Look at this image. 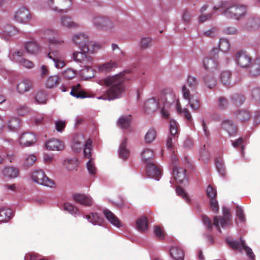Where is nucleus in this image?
<instances>
[{
	"instance_id": "obj_54",
	"label": "nucleus",
	"mask_w": 260,
	"mask_h": 260,
	"mask_svg": "<svg viewBox=\"0 0 260 260\" xmlns=\"http://www.w3.org/2000/svg\"><path fill=\"white\" fill-rule=\"evenodd\" d=\"M154 232L159 239L164 240L165 238V233L160 226H155L154 227Z\"/></svg>"
},
{
	"instance_id": "obj_36",
	"label": "nucleus",
	"mask_w": 260,
	"mask_h": 260,
	"mask_svg": "<svg viewBox=\"0 0 260 260\" xmlns=\"http://www.w3.org/2000/svg\"><path fill=\"white\" fill-rule=\"evenodd\" d=\"M132 118L131 115L125 116H122L118 120V125L122 128H128L130 125Z\"/></svg>"
},
{
	"instance_id": "obj_51",
	"label": "nucleus",
	"mask_w": 260,
	"mask_h": 260,
	"mask_svg": "<svg viewBox=\"0 0 260 260\" xmlns=\"http://www.w3.org/2000/svg\"><path fill=\"white\" fill-rule=\"evenodd\" d=\"M105 17L101 16H94L92 20L94 25L97 28H101Z\"/></svg>"
},
{
	"instance_id": "obj_20",
	"label": "nucleus",
	"mask_w": 260,
	"mask_h": 260,
	"mask_svg": "<svg viewBox=\"0 0 260 260\" xmlns=\"http://www.w3.org/2000/svg\"><path fill=\"white\" fill-rule=\"evenodd\" d=\"M70 94L76 98L84 99L88 97L87 93L80 84L72 86Z\"/></svg>"
},
{
	"instance_id": "obj_13",
	"label": "nucleus",
	"mask_w": 260,
	"mask_h": 260,
	"mask_svg": "<svg viewBox=\"0 0 260 260\" xmlns=\"http://www.w3.org/2000/svg\"><path fill=\"white\" fill-rule=\"evenodd\" d=\"M15 20L21 23H27L31 19V14L29 10L22 7L19 9L14 15Z\"/></svg>"
},
{
	"instance_id": "obj_37",
	"label": "nucleus",
	"mask_w": 260,
	"mask_h": 260,
	"mask_svg": "<svg viewBox=\"0 0 260 260\" xmlns=\"http://www.w3.org/2000/svg\"><path fill=\"white\" fill-rule=\"evenodd\" d=\"M184 85H186V87H189L191 90H195L198 85V81L196 77L188 76L186 83ZM186 88H187V87Z\"/></svg>"
},
{
	"instance_id": "obj_28",
	"label": "nucleus",
	"mask_w": 260,
	"mask_h": 260,
	"mask_svg": "<svg viewBox=\"0 0 260 260\" xmlns=\"http://www.w3.org/2000/svg\"><path fill=\"white\" fill-rule=\"evenodd\" d=\"M81 66L85 71H90L92 75L93 74V70L92 68L93 64V58L90 55L86 54L83 59L81 61Z\"/></svg>"
},
{
	"instance_id": "obj_35",
	"label": "nucleus",
	"mask_w": 260,
	"mask_h": 260,
	"mask_svg": "<svg viewBox=\"0 0 260 260\" xmlns=\"http://www.w3.org/2000/svg\"><path fill=\"white\" fill-rule=\"evenodd\" d=\"M60 78L57 75L49 76L46 81V86L48 88H52L56 86L59 83Z\"/></svg>"
},
{
	"instance_id": "obj_12",
	"label": "nucleus",
	"mask_w": 260,
	"mask_h": 260,
	"mask_svg": "<svg viewBox=\"0 0 260 260\" xmlns=\"http://www.w3.org/2000/svg\"><path fill=\"white\" fill-rule=\"evenodd\" d=\"M34 88V82L29 79H24L19 81L16 86L17 92L20 94H23L28 92Z\"/></svg>"
},
{
	"instance_id": "obj_9",
	"label": "nucleus",
	"mask_w": 260,
	"mask_h": 260,
	"mask_svg": "<svg viewBox=\"0 0 260 260\" xmlns=\"http://www.w3.org/2000/svg\"><path fill=\"white\" fill-rule=\"evenodd\" d=\"M47 4L52 10L67 12L71 5V0H48Z\"/></svg>"
},
{
	"instance_id": "obj_53",
	"label": "nucleus",
	"mask_w": 260,
	"mask_h": 260,
	"mask_svg": "<svg viewBox=\"0 0 260 260\" xmlns=\"http://www.w3.org/2000/svg\"><path fill=\"white\" fill-rule=\"evenodd\" d=\"M35 99L36 102L38 104H44L47 100L46 95L43 91L38 92Z\"/></svg>"
},
{
	"instance_id": "obj_57",
	"label": "nucleus",
	"mask_w": 260,
	"mask_h": 260,
	"mask_svg": "<svg viewBox=\"0 0 260 260\" xmlns=\"http://www.w3.org/2000/svg\"><path fill=\"white\" fill-rule=\"evenodd\" d=\"M206 194L209 199L216 198L217 192L216 189L211 185H209L206 189Z\"/></svg>"
},
{
	"instance_id": "obj_27",
	"label": "nucleus",
	"mask_w": 260,
	"mask_h": 260,
	"mask_svg": "<svg viewBox=\"0 0 260 260\" xmlns=\"http://www.w3.org/2000/svg\"><path fill=\"white\" fill-rule=\"evenodd\" d=\"M25 49L27 53L31 54H37L40 51V47L36 42L34 41L26 42Z\"/></svg>"
},
{
	"instance_id": "obj_25",
	"label": "nucleus",
	"mask_w": 260,
	"mask_h": 260,
	"mask_svg": "<svg viewBox=\"0 0 260 260\" xmlns=\"http://www.w3.org/2000/svg\"><path fill=\"white\" fill-rule=\"evenodd\" d=\"M236 119L241 122H245L250 120L251 115L250 112L246 110H238L235 115Z\"/></svg>"
},
{
	"instance_id": "obj_17",
	"label": "nucleus",
	"mask_w": 260,
	"mask_h": 260,
	"mask_svg": "<svg viewBox=\"0 0 260 260\" xmlns=\"http://www.w3.org/2000/svg\"><path fill=\"white\" fill-rule=\"evenodd\" d=\"M36 141V136L30 133H24L22 134L19 139V143L23 147L30 146Z\"/></svg>"
},
{
	"instance_id": "obj_29",
	"label": "nucleus",
	"mask_w": 260,
	"mask_h": 260,
	"mask_svg": "<svg viewBox=\"0 0 260 260\" xmlns=\"http://www.w3.org/2000/svg\"><path fill=\"white\" fill-rule=\"evenodd\" d=\"M127 139H124L121 143L119 149V156L122 159H126L129 156V150L126 148Z\"/></svg>"
},
{
	"instance_id": "obj_42",
	"label": "nucleus",
	"mask_w": 260,
	"mask_h": 260,
	"mask_svg": "<svg viewBox=\"0 0 260 260\" xmlns=\"http://www.w3.org/2000/svg\"><path fill=\"white\" fill-rule=\"evenodd\" d=\"M232 102L237 106H241L245 101V97L241 94L236 93L231 96Z\"/></svg>"
},
{
	"instance_id": "obj_3",
	"label": "nucleus",
	"mask_w": 260,
	"mask_h": 260,
	"mask_svg": "<svg viewBox=\"0 0 260 260\" xmlns=\"http://www.w3.org/2000/svg\"><path fill=\"white\" fill-rule=\"evenodd\" d=\"M223 216H215L213 219V223H212L210 219L206 215L202 216V220L205 225H206L208 230L212 229L214 224L216 229L221 232L220 225L222 228H226L231 224V215L228 208L222 207Z\"/></svg>"
},
{
	"instance_id": "obj_21",
	"label": "nucleus",
	"mask_w": 260,
	"mask_h": 260,
	"mask_svg": "<svg viewBox=\"0 0 260 260\" xmlns=\"http://www.w3.org/2000/svg\"><path fill=\"white\" fill-rule=\"evenodd\" d=\"M170 255L174 260H184V251L179 247H171L170 249Z\"/></svg>"
},
{
	"instance_id": "obj_61",
	"label": "nucleus",
	"mask_w": 260,
	"mask_h": 260,
	"mask_svg": "<svg viewBox=\"0 0 260 260\" xmlns=\"http://www.w3.org/2000/svg\"><path fill=\"white\" fill-rule=\"evenodd\" d=\"M114 26L113 23L112 21L107 17H105L104 21L103 23V26L101 28L106 30H109L112 29Z\"/></svg>"
},
{
	"instance_id": "obj_32",
	"label": "nucleus",
	"mask_w": 260,
	"mask_h": 260,
	"mask_svg": "<svg viewBox=\"0 0 260 260\" xmlns=\"http://www.w3.org/2000/svg\"><path fill=\"white\" fill-rule=\"evenodd\" d=\"M3 173L5 176L10 178H13L18 176L19 170L14 167H7L4 169Z\"/></svg>"
},
{
	"instance_id": "obj_4",
	"label": "nucleus",
	"mask_w": 260,
	"mask_h": 260,
	"mask_svg": "<svg viewBox=\"0 0 260 260\" xmlns=\"http://www.w3.org/2000/svg\"><path fill=\"white\" fill-rule=\"evenodd\" d=\"M73 42L84 52L94 53L100 48L99 44L90 42L84 34H76L73 36Z\"/></svg>"
},
{
	"instance_id": "obj_14",
	"label": "nucleus",
	"mask_w": 260,
	"mask_h": 260,
	"mask_svg": "<svg viewBox=\"0 0 260 260\" xmlns=\"http://www.w3.org/2000/svg\"><path fill=\"white\" fill-rule=\"evenodd\" d=\"M219 50L217 48H214L212 52L211 55L213 58L206 57L203 60V64L205 69L208 70H213L216 69L218 67V62L215 60L216 59L215 55L218 54Z\"/></svg>"
},
{
	"instance_id": "obj_55",
	"label": "nucleus",
	"mask_w": 260,
	"mask_h": 260,
	"mask_svg": "<svg viewBox=\"0 0 260 260\" xmlns=\"http://www.w3.org/2000/svg\"><path fill=\"white\" fill-rule=\"evenodd\" d=\"M36 156L34 155H30L25 159L23 165L25 167L28 168L31 166L36 162Z\"/></svg>"
},
{
	"instance_id": "obj_46",
	"label": "nucleus",
	"mask_w": 260,
	"mask_h": 260,
	"mask_svg": "<svg viewBox=\"0 0 260 260\" xmlns=\"http://www.w3.org/2000/svg\"><path fill=\"white\" fill-rule=\"evenodd\" d=\"M219 48L223 52L228 51L230 49L229 41L224 39H220L219 43Z\"/></svg>"
},
{
	"instance_id": "obj_34",
	"label": "nucleus",
	"mask_w": 260,
	"mask_h": 260,
	"mask_svg": "<svg viewBox=\"0 0 260 260\" xmlns=\"http://www.w3.org/2000/svg\"><path fill=\"white\" fill-rule=\"evenodd\" d=\"M148 228V221L145 216H143L137 220V228L138 231L144 232Z\"/></svg>"
},
{
	"instance_id": "obj_15",
	"label": "nucleus",
	"mask_w": 260,
	"mask_h": 260,
	"mask_svg": "<svg viewBox=\"0 0 260 260\" xmlns=\"http://www.w3.org/2000/svg\"><path fill=\"white\" fill-rule=\"evenodd\" d=\"M73 199L77 203L87 207H90L93 204L92 198L89 195L85 194L74 193L73 195Z\"/></svg>"
},
{
	"instance_id": "obj_43",
	"label": "nucleus",
	"mask_w": 260,
	"mask_h": 260,
	"mask_svg": "<svg viewBox=\"0 0 260 260\" xmlns=\"http://www.w3.org/2000/svg\"><path fill=\"white\" fill-rule=\"evenodd\" d=\"M86 218L94 225H100L102 222V219L96 213H91L90 215H86Z\"/></svg>"
},
{
	"instance_id": "obj_58",
	"label": "nucleus",
	"mask_w": 260,
	"mask_h": 260,
	"mask_svg": "<svg viewBox=\"0 0 260 260\" xmlns=\"http://www.w3.org/2000/svg\"><path fill=\"white\" fill-rule=\"evenodd\" d=\"M15 110L19 115L23 116L28 113V108L25 105H21L18 106Z\"/></svg>"
},
{
	"instance_id": "obj_19",
	"label": "nucleus",
	"mask_w": 260,
	"mask_h": 260,
	"mask_svg": "<svg viewBox=\"0 0 260 260\" xmlns=\"http://www.w3.org/2000/svg\"><path fill=\"white\" fill-rule=\"evenodd\" d=\"M185 169L174 166L173 168V176L176 182L181 183L185 179L186 174Z\"/></svg>"
},
{
	"instance_id": "obj_10",
	"label": "nucleus",
	"mask_w": 260,
	"mask_h": 260,
	"mask_svg": "<svg viewBox=\"0 0 260 260\" xmlns=\"http://www.w3.org/2000/svg\"><path fill=\"white\" fill-rule=\"evenodd\" d=\"M24 52L22 50L14 52L12 54V59L18 63L21 66L27 69H32L34 67V63L23 57Z\"/></svg>"
},
{
	"instance_id": "obj_59",
	"label": "nucleus",
	"mask_w": 260,
	"mask_h": 260,
	"mask_svg": "<svg viewBox=\"0 0 260 260\" xmlns=\"http://www.w3.org/2000/svg\"><path fill=\"white\" fill-rule=\"evenodd\" d=\"M62 74L64 78L67 79H72L75 76L76 73L73 70L68 69L64 71Z\"/></svg>"
},
{
	"instance_id": "obj_18",
	"label": "nucleus",
	"mask_w": 260,
	"mask_h": 260,
	"mask_svg": "<svg viewBox=\"0 0 260 260\" xmlns=\"http://www.w3.org/2000/svg\"><path fill=\"white\" fill-rule=\"evenodd\" d=\"M46 147L50 150L60 151L63 149L64 147V143L61 140L52 139L48 140L46 143Z\"/></svg>"
},
{
	"instance_id": "obj_22",
	"label": "nucleus",
	"mask_w": 260,
	"mask_h": 260,
	"mask_svg": "<svg viewBox=\"0 0 260 260\" xmlns=\"http://www.w3.org/2000/svg\"><path fill=\"white\" fill-rule=\"evenodd\" d=\"M103 213L105 217L112 224L117 228H120L121 226L120 220L111 211L108 209H105Z\"/></svg>"
},
{
	"instance_id": "obj_44",
	"label": "nucleus",
	"mask_w": 260,
	"mask_h": 260,
	"mask_svg": "<svg viewBox=\"0 0 260 260\" xmlns=\"http://www.w3.org/2000/svg\"><path fill=\"white\" fill-rule=\"evenodd\" d=\"M156 132L154 128L149 129L145 135V141L147 143H151L156 137Z\"/></svg>"
},
{
	"instance_id": "obj_30",
	"label": "nucleus",
	"mask_w": 260,
	"mask_h": 260,
	"mask_svg": "<svg viewBox=\"0 0 260 260\" xmlns=\"http://www.w3.org/2000/svg\"><path fill=\"white\" fill-rule=\"evenodd\" d=\"M13 216V211L10 208H3L0 209V222L9 221Z\"/></svg>"
},
{
	"instance_id": "obj_7",
	"label": "nucleus",
	"mask_w": 260,
	"mask_h": 260,
	"mask_svg": "<svg viewBox=\"0 0 260 260\" xmlns=\"http://www.w3.org/2000/svg\"><path fill=\"white\" fill-rule=\"evenodd\" d=\"M182 92L183 98L188 101L189 106L192 110L194 111H198L201 106L199 98L194 95H191L189 90L186 88V85L182 86Z\"/></svg>"
},
{
	"instance_id": "obj_2",
	"label": "nucleus",
	"mask_w": 260,
	"mask_h": 260,
	"mask_svg": "<svg viewBox=\"0 0 260 260\" xmlns=\"http://www.w3.org/2000/svg\"><path fill=\"white\" fill-rule=\"evenodd\" d=\"M63 39L56 36H53L49 40V52L48 53V57L51 59L54 62V66L56 68L61 69L65 66L66 63L62 59L61 54L57 50L54 49V46H59L63 44Z\"/></svg>"
},
{
	"instance_id": "obj_39",
	"label": "nucleus",
	"mask_w": 260,
	"mask_h": 260,
	"mask_svg": "<svg viewBox=\"0 0 260 260\" xmlns=\"http://www.w3.org/2000/svg\"><path fill=\"white\" fill-rule=\"evenodd\" d=\"M250 74L252 76H257L260 75V57L255 59L251 68Z\"/></svg>"
},
{
	"instance_id": "obj_63",
	"label": "nucleus",
	"mask_w": 260,
	"mask_h": 260,
	"mask_svg": "<svg viewBox=\"0 0 260 260\" xmlns=\"http://www.w3.org/2000/svg\"><path fill=\"white\" fill-rule=\"evenodd\" d=\"M210 205L213 211L217 212L219 210V206L216 198L210 199Z\"/></svg>"
},
{
	"instance_id": "obj_33",
	"label": "nucleus",
	"mask_w": 260,
	"mask_h": 260,
	"mask_svg": "<svg viewBox=\"0 0 260 260\" xmlns=\"http://www.w3.org/2000/svg\"><path fill=\"white\" fill-rule=\"evenodd\" d=\"M203 80L205 84L210 89L214 88L216 85V80L212 74H209L204 76Z\"/></svg>"
},
{
	"instance_id": "obj_11",
	"label": "nucleus",
	"mask_w": 260,
	"mask_h": 260,
	"mask_svg": "<svg viewBox=\"0 0 260 260\" xmlns=\"http://www.w3.org/2000/svg\"><path fill=\"white\" fill-rule=\"evenodd\" d=\"M236 61L241 68H248L251 63V58L242 50L238 51L236 54Z\"/></svg>"
},
{
	"instance_id": "obj_38",
	"label": "nucleus",
	"mask_w": 260,
	"mask_h": 260,
	"mask_svg": "<svg viewBox=\"0 0 260 260\" xmlns=\"http://www.w3.org/2000/svg\"><path fill=\"white\" fill-rule=\"evenodd\" d=\"M83 139V136H78L74 140L72 145V148L75 152H78L80 151L83 146L82 140Z\"/></svg>"
},
{
	"instance_id": "obj_64",
	"label": "nucleus",
	"mask_w": 260,
	"mask_h": 260,
	"mask_svg": "<svg viewBox=\"0 0 260 260\" xmlns=\"http://www.w3.org/2000/svg\"><path fill=\"white\" fill-rule=\"evenodd\" d=\"M87 168L90 174L94 175L95 174L96 169L94 166L93 162L90 159L87 163Z\"/></svg>"
},
{
	"instance_id": "obj_6",
	"label": "nucleus",
	"mask_w": 260,
	"mask_h": 260,
	"mask_svg": "<svg viewBox=\"0 0 260 260\" xmlns=\"http://www.w3.org/2000/svg\"><path fill=\"white\" fill-rule=\"evenodd\" d=\"M31 178L34 182L44 186L52 187L54 185V182L49 178L45 172L41 169L33 171L31 173Z\"/></svg>"
},
{
	"instance_id": "obj_23",
	"label": "nucleus",
	"mask_w": 260,
	"mask_h": 260,
	"mask_svg": "<svg viewBox=\"0 0 260 260\" xmlns=\"http://www.w3.org/2000/svg\"><path fill=\"white\" fill-rule=\"evenodd\" d=\"M158 106L157 101L154 98H151L147 100L144 104V110L146 112L149 113H154Z\"/></svg>"
},
{
	"instance_id": "obj_8",
	"label": "nucleus",
	"mask_w": 260,
	"mask_h": 260,
	"mask_svg": "<svg viewBox=\"0 0 260 260\" xmlns=\"http://www.w3.org/2000/svg\"><path fill=\"white\" fill-rule=\"evenodd\" d=\"M227 242L229 245L234 250H238L241 251L242 249H244L247 256L252 260H254L255 258V255L253 253L252 249L248 246L245 245V241L242 240L241 238V241H230L227 240Z\"/></svg>"
},
{
	"instance_id": "obj_49",
	"label": "nucleus",
	"mask_w": 260,
	"mask_h": 260,
	"mask_svg": "<svg viewBox=\"0 0 260 260\" xmlns=\"http://www.w3.org/2000/svg\"><path fill=\"white\" fill-rule=\"evenodd\" d=\"M77 161L75 159H68L65 161V165L68 170L70 171L77 170Z\"/></svg>"
},
{
	"instance_id": "obj_60",
	"label": "nucleus",
	"mask_w": 260,
	"mask_h": 260,
	"mask_svg": "<svg viewBox=\"0 0 260 260\" xmlns=\"http://www.w3.org/2000/svg\"><path fill=\"white\" fill-rule=\"evenodd\" d=\"M86 53L83 51L74 52L73 54V57L75 61L80 63L83 59L84 57L87 54Z\"/></svg>"
},
{
	"instance_id": "obj_52",
	"label": "nucleus",
	"mask_w": 260,
	"mask_h": 260,
	"mask_svg": "<svg viewBox=\"0 0 260 260\" xmlns=\"http://www.w3.org/2000/svg\"><path fill=\"white\" fill-rule=\"evenodd\" d=\"M63 209L72 214H76L79 213L78 209L74 205L70 203H65L63 205Z\"/></svg>"
},
{
	"instance_id": "obj_16",
	"label": "nucleus",
	"mask_w": 260,
	"mask_h": 260,
	"mask_svg": "<svg viewBox=\"0 0 260 260\" xmlns=\"http://www.w3.org/2000/svg\"><path fill=\"white\" fill-rule=\"evenodd\" d=\"M147 173L151 178L158 180L161 176V170L156 165L152 163H148L146 167Z\"/></svg>"
},
{
	"instance_id": "obj_26",
	"label": "nucleus",
	"mask_w": 260,
	"mask_h": 260,
	"mask_svg": "<svg viewBox=\"0 0 260 260\" xmlns=\"http://www.w3.org/2000/svg\"><path fill=\"white\" fill-rule=\"evenodd\" d=\"M118 67L116 62L110 60L103 63L98 67V70L102 73H108Z\"/></svg>"
},
{
	"instance_id": "obj_24",
	"label": "nucleus",
	"mask_w": 260,
	"mask_h": 260,
	"mask_svg": "<svg viewBox=\"0 0 260 260\" xmlns=\"http://www.w3.org/2000/svg\"><path fill=\"white\" fill-rule=\"evenodd\" d=\"M222 127L225 129L230 136L235 135L237 132V127L232 120H225L222 123Z\"/></svg>"
},
{
	"instance_id": "obj_41",
	"label": "nucleus",
	"mask_w": 260,
	"mask_h": 260,
	"mask_svg": "<svg viewBox=\"0 0 260 260\" xmlns=\"http://www.w3.org/2000/svg\"><path fill=\"white\" fill-rule=\"evenodd\" d=\"M92 141L90 139H88L84 145V155L86 158H90L91 156V151L92 149Z\"/></svg>"
},
{
	"instance_id": "obj_47",
	"label": "nucleus",
	"mask_w": 260,
	"mask_h": 260,
	"mask_svg": "<svg viewBox=\"0 0 260 260\" xmlns=\"http://www.w3.org/2000/svg\"><path fill=\"white\" fill-rule=\"evenodd\" d=\"M251 95L252 100L255 102H260V88L256 87L252 88L251 90Z\"/></svg>"
},
{
	"instance_id": "obj_48",
	"label": "nucleus",
	"mask_w": 260,
	"mask_h": 260,
	"mask_svg": "<svg viewBox=\"0 0 260 260\" xmlns=\"http://www.w3.org/2000/svg\"><path fill=\"white\" fill-rule=\"evenodd\" d=\"M20 120L17 118L11 119L8 123V127L10 129L16 130L20 126Z\"/></svg>"
},
{
	"instance_id": "obj_56",
	"label": "nucleus",
	"mask_w": 260,
	"mask_h": 260,
	"mask_svg": "<svg viewBox=\"0 0 260 260\" xmlns=\"http://www.w3.org/2000/svg\"><path fill=\"white\" fill-rule=\"evenodd\" d=\"M170 131L172 136L175 137L178 134V126L174 120L171 119L170 121Z\"/></svg>"
},
{
	"instance_id": "obj_62",
	"label": "nucleus",
	"mask_w": 260,
	"mask_h": 260,
	"mask_svg": "<svg viewBox=\"0 0 260 260\" xmlns=\"http://www.w3.org/2000/svg\"><path fill=\"white\" fill-rule=\"evenodd\" d=\"M152 45V40L150 38H144L141 40V47L143 49H146L150 47Z\"/></svg>"
},
{
	"instance_id": "obj_5",
	"label": "nucleus",
	"mask_w": 260,
	"mask_h": 260,
	"mask_svg": "<svg viewBox=\"0 0 260 260\" xmlns=\"http://www.w3.org/2000/svg\"><path fill=\"white\" fill-rule=\"evenodd\" d=\"M247 12L246 6L245 5H233L226 9L222 14L228 18L239 19L244 16Z\"/></svg>"
},
{
	"instance_id": "obj_1",
	"label": "nucleus",
	"mask_w": 260,
	"mask_h": 260,
	"mask_svg": "<svg viewBox=\"0 0 260 260\" xmlns=\"http://www.w3.org/2000/svg\"><path fill=\"white\" fill-rule=\"evenodd\" d=\"M129 72H123L113 76L108 77L100 82L101 85L109 87L103 95L98 98V99L111 101L121 96L125 90L124 82L129 79L127 75Z\"/></svg>"
},
{
	"instance_id": "obj_40",
	"label": "nucleus",
	"mask_w": 260,
	"mask_h": 260,
	"mask_svg": "<svg viewBox=\"0 0 260 260\" xmlns=\"http://www.w3.org/2000/svg\"><path fill=\"white\" fill-rule=\"evenodd\" d=\"M221 82L225 86H229L231 83V73L228 71H224L220 75Z\"/></svg>"
},
{
	"instance_id": "obj_50",
	"label": "nucleus",
	"mask_w": 260,
	"mask_h": 260,
	"mask_svg": "<svg viewBox=\"0 0 260 260\" xmlns=\"http://www.w3.org/2000/svg\"><path fill=\"white\" fill-rule=\"evenodd\" d=\"M176 191L177 194L180 197H182L187 203H190V199L188 197L184 189L180 186H177L176 188Z\"/></svg>"
},
{
	"instance_id": "obj_31",
	"label": "nucleus",
	"mask_w": 260,
	"mask_h": 260,
	"mask_svg": "<svg viewBox=\"0 0 260 260\" xmlns=\"http://www.w3.org/2000/svg\"><path fill=\"white\" fill-rule=\"evenodd\" d=\"M60 24L63 27L67 28H76L78 27L79 25L74 22L72 18L68 15L63 16L60 19Z\"/></svg>"
},
{
	"instance_id": "obj_45",
	"label": "nucleus",
	"mask_w": 260,
	"mask_h": 260,
	"mask_svg": "<svg viewBox=\"0 0 260 260\" xmlns=\"http://www.w3.org/2000/svg\"><path fill=\"white\" fill-rule=\"evenodd\" d=\"M153 152L150 149H145L142 153V157L145 162H149L153 158Z\"/></svg>"
}]
</instances>
